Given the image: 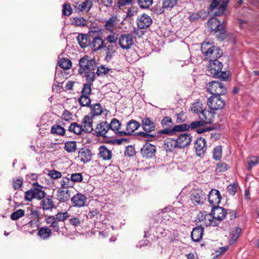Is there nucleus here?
I'll list each match as a JSON object with an SVG mask.
<instances>
[{"mask_svg":"<svg viewBox=\"0 0 259 259\" xmlns=\"http://www.w3.org/2000/svg\"><path fill=\"white\" fill-rule=\"evenodd\" d=\"M51 132L54 135L64 136L66 133V130L62 126L55 124L52 126Z\"/></svg>","mask_w":259,"mask_h":259,"instance_id":"nucleus-43","label":"nucleus"},{"mask_svg":"<svg viewBox=\"0 0 259 259\" xmlns=\"http://www.w3.org/2000/svg\"><path fill=\"white\" fill-rule=\"evenodd\" d=\"M23 184V179L22 178L14 179L13 180V188L14 190H17L21 188Z\"/></svg>","mask_w":259,"mask_h":259,"instance_id":"nucleus-61","label":"nucleus"},{"mask_svg":"<svg viewBox=\"0 0 259 259\" xmlns=\"http://www.w3.org/2000/svg\"><path fill=\"white\" fill-rule=\"evenodd\" d=\"M110 69L106 68L103 66L101 65L100 67H98L97 66L96 70L95 71V74H97L98 76L105 75L108 73Z\"/></svg>","mask_w":259,"mask_h":259,"instance_id":"nucleus-64","label":"nucleus"},{"mask_svg":"<svg viewBox=\"0 0 259 259\" xmlns=\"http://www.w3.org/2000/svg\"><path fill=\"white\" fill-rule=\"evenodd\" d=\"M77 40L81 48H85L90 45V40L87 34H79L77 37Z\"/></svg>","mask_w":259,"mask_h":259,"instance_id":"nucleus-35","label":"nucleus"},{"mask_svg":"<svg viewBox=\"0 0 259 259\" xmlns=\"http://www.w3.org/2000/svg\"><path fill=\"white\" fill-rule=\"evenodd\" d=\"M134 44V37L131 33H124L118 38V45L122 49L128 50Z\"/></svg>","mask_w":259,"mask_h":259,"instance_id":"nucleus-8","label":"nucleus"},{"mask_svg":"<svg viewBox=\"0 0 259 259\" xmlns=\"http://www.w3.org/2000/svg\"><path fill=\"white\" fill-rule=\"evenodd\" d=\"M90 112L89 113L93 118L99 116L103 112V109L100 103L91 104L90 106Z\"/></svg>","mask_w":259,"mask_h":259,"instance_id":"nucleus-31","label":"nucleus"},{"mask_svg":"<svg viewBox=\"0 0 259 259\" xmlns=\"http://www.w3.org/2000/svg\"><path fill=\"white\" fill-rule=\"evenodd\" d=\"M152 132H147V131H144V132H140L137 133V135L144 138L147 140V141H152V139H156L157 137L158 136L157 135L151 134Z\"/></svg>","mask_w":259,"mask_h":259,"instance_id":"nucleus-48","label":"nucleus"},{"mask_svg":"<svg viewBox=\"0 0 259 259\" xmlns=\"http://www.w3.org/2000/svg\"><path fill=\"white\" fill-rule=\"evenodd\" d=\"M29 216L31 220L29 222L28 224L32 226L34 220H36L37 222L39 221L41 218V213L38 210L31 209Z\"/></svg>","mask_w":259,"mask_h":259,"instance_id":"nucleus-45","label":"nucleus"},{"mask_svg":"<svg viewBox=\"0 0 259 259\" xmlns=\"http://www.w3.org/2000/svg\"><path fill=\"white\" fill-rule=\"evenodd\" d=\"M92 50L94 52H97L105 47L104 41L100 36H96L93 37L90 40V45Z\"/></svg>","mask_w":259,"mask_h":259,"instance_id":"nucleus-17","label":"nucleus"},{"mask_svg":"<svg viewBox=\"0 0 259 259\" xmlns=\"http://www.w3.org/2000/svg\"><path fill=\"white\" fill-rule=\"evenodd\" d=\"M118 34L112 31L110 32V34L105 38V40L110 44H116L117 41L118 40Z\"/></svg>","mask_w":259,"mask_h":259,"instance_id":"nucleus-52","label":"nucleus"},{"mask_svg":"<svg viewBox=\"0 0 259 259\" xmlns=\"http://www.w3.org/2000/svg\"><path fill=\"white\" fill-rule=\"evenodd\" d=\"M222 197L219 190L212 189L208 195V201L213 206L218 205L221 202Z\"/></svg>","mask_w":259,"mask_h":259,"instance_id":"nucleus-22","label":"nucleus"},{"mask_svg":"<svg viewBox=\"0 0 259 259\" xmlns=\"http://www.w3.org/2000/svg\"><path fill=\"white\" fill-rule=\"evenodd\" d=\"M71 181L73 184L75 183H81L83 181V177L82 173H73L70 175Z\"/></svg>","mask_w":259,"mask_h":259,"instance_id":"nucleus-51","label":"nucleus"},{"mask_svg":"<svg viewBox=\"0 0 259 259\" xmlns=\"http://www.w3.org/2000/svg\"><path fill=\"white\" fill-rule=\"evenodd\" d=\"M39 208L44 211H52L53 209L57 208L55 202L54 201L53 196H48L44 197L42 200H40Z\"/></svg>","mask_w":259,"mask_h":259,"instance_id":"nucleus-10","label":"nucleus"},{"mask_svg":"<svg viewBox=\"0 0 259 259\" xmlns=\"http://www.w3.org/2000/svg\"><path fill=\"white\" fill-rule=\"evenodd\" d=\"M64 148L68 153L74 152L77 149L76 142L72 141L65 142Z\"/></svg>","mask_w":259,"mask_h":259,"instance_id":"nucleus-41","label":"nucleus"},{"mask_svg":"<svg viewBox=\"0 0 259 259\" xmlns=\"http://www.w3.org/2000/svg\"><path fill=\"white\" fill-rule=\"evenodd\" d=\"M198 117L205 124H210L214 121L215 112L211 110L204 109L198 114Z\"/></svg>","mask_w":259,"mask_h":259,"instance_id":"nucleus-14","label":"nucleus"},{"mask_svg":"<svg viewBox=\"0 0 259 259\" xmlns=\"http://www.w3.org/2000/svg\"><path fill=\"white\" fill-rule=\"evenodd\" d=\"M214 34L218 39L221 40H224L227 37V34L225 28L224 21L222 22L220 28L214 31Z\"/></svg>","mask_w":259,"mask_h":259,"instance_id":"nucleus-38","label":"nucleus"},{"mask_svg":"<svg viewBox=\"0 0 259 259\" xmlns=\"http://www.w3.org/2000/svg\"><path fill=\"white\" fill-rule=\"evenodd\" d=\"M60 184L61 188L63 189H68V188L73 187V184L71 181L69 174H68L67 176H63L60 181Z\"/></svg>","mask_w":259,"mask_h":259,"instance_id":"nucleus-36","label":"nucleus"},{"mask_svg":"<svg viewBox=\"0 0 259 259\" xmlns=\"http://www.w3.org/2000/svg\"><path fill=\"white\" fill-rule=\"evenodd\" d=\"M194 147L198 155L203 154L207 149L205 140L202 138L197 139Z\"/></svg>","mask_w":259,"mask_h":259,"instance_id":"nucleus-27","label":"nucleus"},{"mask_svg":"<svg viewBox=\"0 0 259 259\" xmlns=\"http://www.w3.org/2000/svg\"><path fill=\"white\" fill-rule=\"evenodd\" d=\"M54 217L55 218V220L58 221V222H64V221L67 219L68 218L70 217V214L68 213L67 211L65 212H59L56 214L54 215Z\"/></svg>","mask_w":259,"mask_h":259,"instance_id":"nucleus-53","label":"nucleus"},{"mask_svg":"<svg viewBox=\"0 0 259 259\" xmlns=\"http://www.w3.org/2000/svg\"><path fill=\"white\" fill-rule=\"evenodd\" d=\"M160 125L162 129L157 131V135H169L174 122L170 116H164L160 121Z\"/></svg>","mask_w":259,"mask_h":259,"instance_id":"nucleus-5","label":"nucleus"},{"mask_svg":"<svg viewBox=\"0 0 259 259\" xmlns=\"http://www.w3.org/2000/svg\"><path fill=\"white\" fill-rule=\"evenodd\" d=\"M93 6L92 0H85L76 3L74 10L76 12L85 11L88 12Z\"/></svg>","mask_w":259,"mask_h":259,"instance_id":"nucleus-20","label":"nucleus"},{"mask_svg":"<svg viewBox=\"0 0 259 259\" xmlns=\"http://www.w3.org/2000/svg\"><path fill=\"white\" fill-rule=\"evenodd\" d=\"M138 3L141 8L148 9L153 4V0H138Z\"/></svg>","mask_w":259,"mask_h":259,"instance_id":"nucleus-59","label":"nucleus"},{"mask_svg":"<svg viewBox=\"0 0 259 259\" xmlns=\"http://www.w3.org/2000/svg\"><path fill=\"white\" fill-rule=\"evenodd\" d=\"M212 47L209 42H203L201 47V51L202 53L206 57L208 55V51H209V47Z\"/></svg>","mask_w":259,"mask_h":259,"instance_id":"nucleus-62","label":"nucleus"},{"mask_svg":"<svg viewBox=\"0 0 259 259\" xmlns=\"http://www.w3.org/2000/svg\"><path fill=\"white\" fill-rule=\"evenodd\" d=\"M206 199V194L200 189L194 190L191 195V200L194 205L203 203Z\"/></svg>","mask_w":259,"mask_h":259,"instance_id":"nucleus-15","label":"nucleus"},{"mask_svg":"<svg viewBox=\"0 0 259 259\" xmlns=\"http://www.w3.org/2000/svg\"><path fill=\"white\" fill-rule=\"evenodd\" d=\"M104 48H106L105 60L107 61H109L111 60L112 57L114 54L116 52V51L114 46L112 45H109L107 46L105 45V47Z\"/></svg>","mask_w":259,"mask_h":259,"instance_id":"nucleus-44","label":"nucleus"},{"mask_svg":"<svg viewBox=\"0 0 259 259\" xmlns=\"http://www.w3.org/2000/svg\"><path fill=\"white\" fill-rule=\"evenodd\" d=\"M99 156L104 160H109L111 159L112 154L110 150L108 149L105 146H101L99 148Z\"/></svg>","mask_w":259,"mask_h":259,"instance_id":"nucleus-34","label":"nucleus"},{"mask_svg":"<svg viewBox=\"0 0 259 259\" xmlns=\"http://www.w3.org/2000/svg\"><path fill=\"white\" fill-rule=\"evenodd\" d=\"M156 147L149 143L144 144L141 149V153L143 157L151 158L154 155Z\"/></svg>","mask_w":259,"mask_h":259,"instance_id":"nucleus-18","label":"nucleus"},{"mask_svg":"<svg viewBox=\"0 0 259 259\" xmlns=\"http://www.w3.org/2000/svg\"><path fill=\"white\" fill-rule=\"evenodd\" d=\"M140 123L144 131L154 132L156 129L155 120L151 117L147 116L143 117Z\"/></svg>","mask_w":259,"mask_h":259,"instance_id":"nucleus-13","label":"nucleus"},{"mask_svg":"<svg viewBox=\"0 0 259 259\" xmlns=\"http://www.w3.org/2000/svg\"><path fill=\"white\" fill-rule=\"evenodd\" d=\"M152 22V19L147 14H144L137 20V25L140 29H145L149 27Z\"/></svg>","mask_w":259,"mask_h":259,"instance_id":"nucleus-23","label":"nucleus"},{"mask_svg":"<svg viewBox=\"0 0 259 259\" xmlns=\"http://www.w3.org/2000/svg\"><path fill=\"white\" fill-rule=\"evenodd\" d=\"M207 104L210 110H217L225 106V101L221 96L212 95L208 99Z\"/></svg>","mask_w":259,"mask_h":259,"instance_id":"nucleus-6","label":"nucleus"},{"mask_svg":"<svg viewBox=\"0 0 259 259\" xmlns=\"http://www.w3.org/2000/svg\"><path fill=\"white\" fill-rule=\"evenodd\" d=\"M179 148H182L189 145L192 141V137L188 134H181L177 139Z\"/></svg>","mask_w":259,"mask_h":259,"instance_id":"nucleus-25","label":"nucleus"},{"mask_svg":"<svg viewBox=\"0 0 259 259\" xmlns=\"http://www.w3.org/2000/svg\"><path fill=\"white\" fill-rule=\"evenodd\" d=\"M82 126L78 124L76 122H73L70 124L68 127V131L70 132H72L73 134L79 135L84 132Z\"/></svg>","mask_w":259,"mask_h":259,"instance_id":"nucleus-37","label":"nucleus"},{"mask_svg":"<svg viewBox=\"0 0 259 259\" xmlns=\"http://www.w3.org/2000/svg\"><path fill=\"white\" fill-rule=\"evenodd\" d=\"M241 229L237 227L234 230H233L231 233V237L229 240V243L233 244L237 240L241 232Z\"/></svg>","mask_w":259,"mask_h":259,"instance_id":"nucleus-49","label":"nucleus"},{"mask_svg":"<svg viewBox=\"0 0 259 259\" xmlns=\"http://www.w3.org/2000/svg\"><path fill=\"white\" fill-rule=\"evenodd\" d=\"M25 211L23 209H19L13 212L11 215V219L12 220L16 221L19 218L24 215Z\"/></svg>","mask_w":259,"mask_h":259,"instance_id":"nucleus-57","label":"nucleus"},{"mask_svg":"<svg viewBox=\"0 0 259 259\" xmlns=\"http://www.w3.org/2000/svg\"><path fill=\"white\" fill-rule=\"evenodd\" d=\"M222 148L221 146L215 147L213 151V158L216 160H219L222 157Z\"/></svg>","mask_w":259,"mask_h":259,"instance_id":"nucleus-56","label":"nucleus"},{"mask_svg":"<svg viewBox=\"0 0 259 259\" xmlns=\"http://www.w3.org/2000/svg\"><path fill=\"white\" fill-rule=\"evenodd\" d=\"M121 126V123L116 118H113L111 120V122L109 124V131H113L114 133L116 134L119 136V133L120 131H119Z\"/></svg>","mask_w":259,"mask_h":259,"instance_id":"nucleus-39","label":"nucleus"},{"mask_svg":"<svg viewBox=\"0 0 259 259\" xmlns=\"http://www.w3.org/2000/svg\"><path fill=\"white\" fill-rule=\"evenodd\" d=\"M58 64L59 66L64 69H68L72 66V62L70 60L66 58L60 59Z\"/></svg>","mask_w":259,"mask_h":259,"instance_id":"nucleus-50","label":"nucleus"},{"mask_svg":"<svg viewBox=\"0 0 259 259\" xmlns=\"http://www.w3.org/2000/svg\"><path fill=\"white\" fill-rule=\"evenodd\" d=\"M58 199L60 202H64L68 200L70 198V194L67 189L58 191Z\"/></svg>","mask_w":259,"mask_h":259,"instance_id":"nucleus-42","label":"nucleus"},{"mask_svg":"<svg viewBox=\"0 0 259 259\" xmlns=\"http://www.w3.org/2000/svg\"><path fill=\"white\" fill-rule=\"evenodd\" d=\"M222 23L218 18L212 17L207 22V25L210 31L214 32L222 26Z\"/></svg>","mask_w":259,"mask_h":259,"instance_id":"nucleus-33","label":"nucleus"},{"mask_svg":"<svg viewBox=\"0 0 259 259\" xmlns=\"http://www.w3.org/2000/svg\"><path fill=\"white\" fill-rule=\"evenodd\" d=\"M94 131L95 134L98 137L104 138H109L110 137L109 124L106 121H102L100 123L97 124Z\"/></svg>","mask_w":259,"mask_h":259,"instance_id":"nucleus-11","label":"nucleus"},{"mask_svg":"<svg viewBox=\"0 0 259 259\" xmlns=\"http://www.w3.org/2000/svg\"><path fill=\"white\" fill-rule=\"evenodd\" d=\"M191 110L193 112L199 114L203 110L202 103L200 102L194 103L191 108Z\"/></svg>","mask_w":259,"mask_h":259,"instance_id":"nucleus-55","label":"nucleus"},{"mask_svg":"<svg viewBox=\"0 0 259 259\" xmlns=\"http://www.w3.org/2000/svg\"><path fill=\"white\" fill-rule=\"evenodd\" d=\"M178 3V0H164L162 7L166 9H171Z\"/></svg>","mask_w":259,"mask_h":259,"instance_id":"nucleus-60","label":"nucleus"},{"mask_svg":"<svg viewBox=\"0 0 259 259\" xmlns=\"http://www.w3.org/2000/svg\"><path fill=\"white\" fill-rule=\"evenodd\" d=\"M223 65L217 59L210 60L207 71L213 77L226 81L228 79L229 72L222 71Z\"/></svg>","mask_w":259,"mask_h":259,"instance_id":"nucleus-2","label":"nucleus"},{"mask_svg":"<svg viewBox=\"0 0 259 259\" xmlns=\"http://www.w3.org/2000/svg\"><path fill=\"white\" fill-rule=\"evenodd\" d=\"M223 54L222 51L217 47L212 46L209 47L208 55L206 56V59L214 60L220 58Z\"/></svg>","mask_w":259,"mask_h":259,"instance_id":"nucleus-26","label":"nucleus"},{"mask_svg":"<svg viewBox=\"0 0 259 259\" xmlns=\"http://www.w3.org/2000/svg\"><path fill=\"white\" fill-rule=\"evenodd\" d=\"M93 117L89 114L84 116L81 120V125L86 133H91L94 131L93 127Z\"/></svg>","mask_w":259,"mask_h":259,"instance_id":"nucleus-21","label":"nucleus"},{"mask_svg":"<svg viewBox=\"0 0 259 259\" xmlns=\"http://www.w3.org/2000/svg\"><path fill=\"white\" fill-rule=\"evenodd\" d=\"M213 218L216 222H218L219 224L220 222L224 220L227 214V212L226 209L222 207L214 206L213 207L211 211Z\"/></svg>","mask_w":259,"mask_h":259,"instance_id":"nucleus-16","label":"nucleus"},{"mask_svg":"<svg viewBox=\"0 0 259 259\" xmlns=\"http://www.w3.org/2000/svg\"><path fill=\"white\" fill-rule=\"evenodd\" d=\"M52 232L51 229L47 226L40 227L37 232V236L42 240H47L51 237Z\"/></svg>","mask_w":259,"mask_h":259,"instance_id":"nucleus-32","label":"nucleus"},{"mask_svg":"<svg viewBox=\"0 0 259 259\" xmlns=\"http://www.w3.org/2000/svg\"><path fill=\"white\" fill-rule=\"evenodd\" d=\"M197 219L199 222H203L206 226H217L219 225L218 222L214 219L211 212L210 213H207L205 211H200L197 214Z\"/></svg>","mask_w":259,"mask_h":259,"instance_id":"nucleus-7","label":"nucleus"},{"mask_svg":"<svg viewBox=\"0 0 259 259\" xmlns=\"http://www.w3.org/2000/svg\"><path fill=\"white\" fill-rule=\"evenodd\" d=\"M72 24L76 26L83 27L87 25L86 20L82 17H76L71 19Z\"/></svg>","mask_w":259,"mask_h":259,"instance_id":"nucleus-46","label":"nucleus"},{"mask_svg":"<svg viewBox=\"0 0 259 259\" xmlns=\"http://www.w3.org/2000/svg\"><path fill=\"white\" fill-rule=\"evenodd\" d=\"M204 229L201 226L193 228L191 232V238L194 242H199L201 240L203 235Z\"/></svg>","mask_w":259,"mask_h":259,"instance_id":"nucleus-28","label":"nucleus"},{"mask_svg":"<svg viewBox=\"0 0 259 259\" xmlns=\"http://www.w3.org/2000/svg\"><path fill=\"white\" fill-rule=\"evenodd\" d=\"M78 101L82 107H90L91 105V99L89 97V96L81 95Z\"/></svg>","mask_w":259,"mask_h":259,"instance_id":"nucleus-47","label":"nucleus"},{"mask_svg":"<svg viewBox=\"0 0 259 259\" xmlns=\"http://www.w3.org/2000/svg\"><path fill=\"white\" fill-rule=\"evenodd\" d=\"M78 73L85 77L87 82L92 83L95 79L96 62L88 55H85L79 60Z\"/></svg>","mask_w":259,"mask_h":259,"instance_id":"nucleus-1","label":"nucleus"},{"mask_svg":"<svg viewBox=\"0 0 259 259\" xmlns=\"http://www.w3.org/2000/svg\"><path fill=\"white\" fill-rule=\"evenodd\" d=\"M92 85V83H90L88 82L83 84V88L81 92V95L89 96L92 92L91 90V85Z\"/></svg>","mask_w":259,"mask_h":259,"instance_id":"nucleus-58","label":"nucleus"},{"mask_svg":"<svg viewBox=\"0 0 259 259\" xmlns=\"http://www.w3.org/2000/svg\"><path fill=\"white\" fill-rule=\"evenodd\" d=\"M177 123H182L185 121L187 119V116L185 112H181L179 113H177Z\"/></svg>","mask_w":259,"mask_h":259,"instance_id":"nucleus-63","label":"nucleus"},{"mask_svg":"<svg viewBox=\"0 0 259 259\" xmlns=\"http://www.w3.org/2000/svg\"><path fill=\"white\" fill-rule=\"evenodd\" d=\"M189 130L188 124L184 123L182 124L173 125L169 136L175 135L177 132L186 131Z\"/></svg>","mask_w":259,"mask_h":259,"instance_id":"nucleus-40","label":"nucleus"},{"mask_svg":"<svg viewBox=\"0 0 259 259\" xmlns=\"http://www.w3.org/2000/svg\"><path fill=\"white\" fill-rule=\"evenodd\" d=\"M71 202L73 206L81 207L85 205L87 197L84 195L78 193L71 198Z\"/></svg>","mask_w":259,"mask_h":259,"instance_id":"nucleus-19","label":"nucleus"},{"mask_svg":"<svg viewBox=\"0 0 259 259\" xmlns=\"http://www.w3.org/2000/svg\"><path fill=\"white\" fill-rule=\"evenodd\" d=\"M92 154L89 149L83 148L79 150L78 158L83 163H85L91 160Z\"/></svg>","mask_w":259,"mask_h":259,"instance_id":"nucleus-24","label":"nucleus"},{"mask_svg":"<svg viewBox=\"0 0 259 259\" xmlns=\"http://www.w3.org/2000/svg\"><path fill=\"white\" fill-rule=\"evenodd\" d=\"M229 166L224 162H220L216 165L215 171L217 172H223L229 168Z\"/></svg>","mask_w":259,"mask_h":259,"instance_id":"nucleus-54","label":"nucleus"},{"mask_svg":"<svg viewBox=\"0 0 259 259\" xmlns=\"http://www.w3.org/2000/svg\"><path fill=\"white\" fill-rule=\"evenodd\" d=\"M141 123L134 119H132L127 122L126 125V131H121L119 133V136H125L133 135V133L139 128Z\"/></svg>","mask_w":259,"mask_h":259,"instance_id":"nucleus-12","label":"nucleus"},{"mask_svg":"<svg viewBox=\"0 0 259 259\" xmlns=\"http://www.w3.org/2000/svg\"><path fill=\"white\" fill-rule=\"evenodd\" d=\"M207 91L212 95L221 96L225 95L227 92V89L224 83L212 81L207 84Z\"/></svg>","mask_w":259,"mask_h":259,"instance_id":"nucleus-4","label":"nucleus"},{"mask_svg":"<svg viewBox=\"0 0 259 259\" xmlns=\"http://www.w3.org/2000/svg\"><path fill=\"white\" fill-rule=\"evenodd\" d=\"M45 221L46 224L49 225L48 227L51 229L52 232L59 234L61 229L63 228V224L55 220L54 215H45Z\"/></svg>","mask_w":259,"mask_h":259,"instance_id":"nucleus-9","label":"nucleus"},{"mask_svg":"<svg viewBox=\"0 0 259 259\" xmlns=\"http://www.w3.org/2000/svg\"><path fill=\"white\" fill-rule=\"evenodd\" d=\"M46 193L43 190V187L37 182L33 183L30 190L24 193V199L27 201H31L33 199L40 200L46 196Z\"/></svg>","mask_w":259,"mask_h":259,"instance_id":"nucleus-3","label":"nucleus"},{"mask_svg":"<svg viewBox=\"0 0 259 259\" xmlns=\"http://www.w3.org/2000/svg\"><path fill=\"white\" fill-rule=\"evenodd\" d=\"M164 148L166 152H170L176 148H179L177 139L170 138H166L164 142Z\"/></svg>","mask_w":259,"mask_h":259,"instance_id":"nucleus-30","label":"nucleus"},{"mask_svg":"<svg viewBox=\"0 0 259 259\" xmlns=\"http://www.w3.org/2000/svg\"><path fill=\"white\" fill-rule=\"evenodd\" d=\"M119 20L116 15H112L106 21L104 25L105 29L110 32L113 31L114 28L117 25Z\"/></svg>","mask_w":259,"mask_h":259,"instance_id":"nucleus-29","label":"nucleus"}]
</instances>
